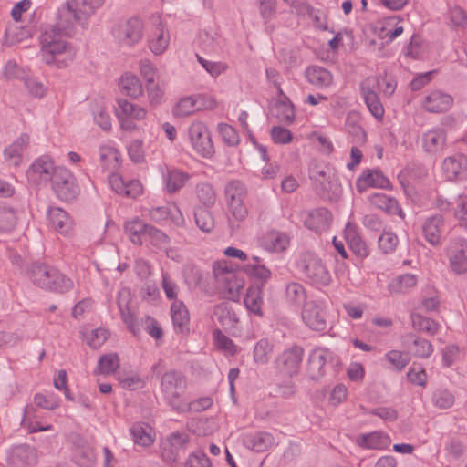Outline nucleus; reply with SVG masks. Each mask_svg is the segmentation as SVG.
<instances>
[{"mask_svg": "<svg viewBox=\"0 0 467 467\" xmlns=\"http://www.w3.org/2000/svg\"><path fill=\"white\" fill-rule=\"evenodd\" d=\"M87 20L67 0L57 11V22L41 35L43 61L57 68L67 67L76 57L75 47L66 39L71 36L76 24L84 26Z\"/></svg>", "mask_w": 467, "mask_h": 467, "instance_id": "nucleus-1", "label": "nucleus"}, {"mask_svg": "<svg viewBox=\"0 0 467 467\" xmlns=\"http://www.w3.org/2000/svg\"><path fill=\"white\" fill-rule=\"evenodd\" d=\"M187 388L186 377L180 371L170 370L161 379V389L168 404L177 411L186 410L184 394Z\"/></svg>", "mask_w": 467, "mask_h": 467, "instance_id": "nucleus-2", "label": "nucleus"}, {"mask_svg": "<svg viewBox=\"0 0 467 467\" xmlns=\"http://www.w3.org/2000/svg\"><path fill=\"white\" fill-rule=\"evenodd\" d=\"M309 177L314 182L317 192L322 197L337 199L341 194L338 179L330 168L315 165L310 168Z\"/></svg>", "mask_w": 467, "mask_h": 467, "instance_id": "nucleus-3", "label": "nucleus"}, {"mask_svg": "<svg viewBox=\"0 0 467 467\" xmlns=\"http://www.w3.org/2000/svg\"><path fill=\"white\" fill-rule=\"evenodd\" d=\"M224 195L232 218L236 222L244 221L248 215V209L244 204L247 195L245 185L239 180L230 181L224 187Z\"/></svg>", "mask_w": 467, "mask_h": 467, "instance_id": "nucleus-4", "label": "nucleus"}, {"mask_svg": "<svg viewBox=\"0 0 467 467\" xmlns=\"http://www.w3.org/2000/svg\"><path fill=\"white\" fill-rule=\"evenodd\" d=\"M52 187L57 196L65 202L77 198L79 187L72 172L64 167H57L51 178Z\"/></svg>", "mask_w": 467, "mask_h": 467, "instance_id": "nucleus-5", "label": "nucleus"}, {"mask_svg": "<svg viewBox=\"0 0 467 467\" xmlns=\"http://www.w3.org/2000/svg\"><path fill=\"white\" fill-rule=\"evenodd\" d=\"M189 139L193 150L203 158H211L214 153L211 133L202 121H194L188 130Z\"/></svg>", "mask_w": 467, "mask_h": 467, "instance_id": "nucleus-6", "label": "nucleus"}, {"mask_svg": "<svg viewBox=\"0 0 467 467\" xmlns=\"http://www.w3.org/2000/svg\"><path fill=\"white\" fill-rule=\"evenodd\" d=\"M304 356V348L294 345L279 354L275 360L277 371L285 377H293L299 372Z\"/></svg>", "mask_w": 467, "mask_h": 467, "instance_id": "nucleus-7", "label": "nucleus"}, {"mask_svg": "<svg viewBox=\"0 0 467 467\" xmlns=\"http://www.w3.org/2000/svg\"><path fill=\"white\" fill-rule=\"evenodd\" d=\"M190 436L185 431H174L166 437L161 444V455L169 464L175 463L180 458V452L186 449Z\"/></svg>", "mask_w": 467, "mask_h": 467, "instance_id": "nucleus-8", "label": "nucleus"}, {"mask_svg": "<svg viewBox=\"0 0 467 467\" xmlns=\"http://www.w3.org/2000/svg\"><path fill=\"white\" fill-rule=\"evenodd\" d=\"M302 272L313 285L327 286L331 282V275L321 259L308 255L303 261Z\"/></svg>", "mask_w": 467, "mask_h": 467, "instance_id": "nucleus-9", "label": "nucleus"}, {"mask_svg": "<svg viewBox=\"0 0 467 467\" xmlns=\"http://www.w3.org/2000/svg\"><path fill=\"white\" fill-rule=\"evenodd\" d=\"M451 270L456 275L467 273V240L457 237L451 240L447 248Z\"/></svg>", "mask_w": 467, "mask_h": 467, "instance_id": "nucleus-10", "label": "nucleus"}, {"mask_svg": "<svg viewBox=\"0 0 467 467\" xmlns=\"http://www.w3.org/2000/svg\"><path fill=\"white\" fill-rule=\"evenodd\" d=\"M114 34L121 44L131 47L142 37L143 22L138 17H131L116 27Z\"/></svg>", "mask_w": 467, "mask_h": 467, "instance_id": "nucleus-11", "label": "nucleus"}, {"mask_svg": "<svg viewBox=\"0 0 467 467\" xmlns=\"http://www.w3.org/2000/svg\"><path fill=\"white\" fill-rule=\"evenodd\" d=\"M305 324L316 331H323L327 327L326 313L321 304L317 301L305 303L302 310Z\"/></svg>", "mask_w": 467, "mask_h": 467, "instance_id": "nucleus-12", "label": "nucleus"}, {"mask_svg": "<svg viewBox=\"0 0 467 467\" xmlns=\"http://www.w3.org/2000/svg\"><path fill=\"white\" fill-rule=\"evenodd\" d=\"M442 171L449 181L462 180L467 177V155L455 153L442 161Z\"/></svg>", "mask_w": 467, "mask_h": 467, "instance_id": "nucleus-13", "label": "nucleus"}, {"mask_svg": "<svg viewBox=\"0 0 467 467\" xmlns=\"http://www.w3.org/2000/svg\"><path fill=\"white\" fill-rule=\"evenodd\" d=\"M302 218L304 225L307 229L320 234L328 229L332 221V214L326 208H318L303 213Z\"/></svg>", "mask_w": 467, "mask_h": 467, "instance_id": "nucleus-14", "label": "nucleus"}, {"mask_svg": "<svg viewBox=\"0 0 467 467\" xmlns=\"http://www.w3.org/2000/svg\"><path fill=\"white\" fill-rule=\"evenodd\" d=\"M453 104V98L441 90H432L427 94L422 102V108L431 113H441L449 110Z\"/></svg>", "mask_w": 467, "mask_h": 467, "instance_id": "nucleus-15", "label": "nucleus"}, {"mask_svg": "<svg viewBox=\"0 0 467 467\" xmlns=\"http://www.w3.org/2000/svg\"><path fill=\"white\" fill-rule=\"evenodd\" d=\"M57 171L52 160L48 156L36 159L27 171L29 180L36 182H51L52 175Z\"/></svg>", "mask_w": 467, "mask_h": 467, "instance_id": "nucleus-16", "label": "nucleus"}, {"mask_svg": "<svg viewBox=\"0 0 467 467\" xmlns=\"http://www.w3.org/2000/svg\"><path fill=\"white\" fill-rule=\"evenodd\" d=\"M151 19L157 26L150 39V48L155 55H161L169 46L170 34L159 15H153Z\"/></svg>", "mask_w": 467, "mask_h": 467, "instance_id": "nucleus-17", "label": "nucleus"}, {"mask_svg": "<svg viewBox=\"0 0 467 467\" xmlns=\"http://www.w3.org/2000/svg\"><path fill=\"white\" fill-rule=\"evenodd\" d=\"M444 228V219L441 214L428 217L422 223L421 230L424 239L432 246L441 244V236Z\"/></svg>", "mask_w": 467, "mask_h": 467, "instance_id": "nucleus-18", "label": "nucleus"}, {"mask_svg": "<svg viewBox=\"0 0 467 467\" xmlns=\"http://www.w3.org/2000/svg\"><path fill=\"white\" fill-rule=\"evenodd\" d=\"M361 94L369 112L377 119L384 116V108L378 93L372 88L371 79L367 78L361 83Z\"/></svg>", "mask_w": 467, "mask_h": 467, "instance_id": "nucleus-19", "label": "nucleus"}, {"mask_svg": "<svg viewBox=\"0 0 467 467\" xmlns=\"http://www.w3.org/2000/svg\"><path fill=\"white\" fill-rule=\"evenodd\" d=\"M368 187L389 189L391 188V184L389 179L385 177L380 171L366 170L358 179L357 188L360 192H362Z\"/></svg>", "mask_w": 467, "mask_h": 467, "instance_id": "nucleus-20", "label": "nucleus"}, {"mask_svg": "<svg viewBox=\"0 0 467 467\" xmlns=\"http://www.w3.org/2000/svg\"><path fill=\"white\" fill-rule=\"evenodd\" d=\"M421 142L426 152L437 153L445 146L446 132L441 128L431 129L422 134Z\"/></svg>", "mask_w": 467, "mask_h": 467, "instance_id": "nucleus-21", "label": "nucleus"}, {"mask_svg": "<svg viewBox=\"0 0 467 467\" xmlns=\"http://www.w3.org/2000/svg\"><path fill=\"white\" fill-rule=\"evenodd\" d=\"M56 271L55 267L41 263H34L28 270V275L30 280L36 286L47 289Z\"/></svg>", "mask_w": 467, "mask_h": 467, "instance_id": "nucleus-22", "label": "nucleus"}, {"mask_svg": "<svg viewBox=\"0 0 467 467\" xmlns=\"http://www.w3.org/2000/svg\"><path fill=\"white\" fill-rule=\"evenodd\" d=\"M328 350L317 348L314 349L308 358L307 374L313 380H318L324 374V366L327 362Z\"/></svg>", "mask_w": 467, "mask_h": 467, "instance_id": "nucleus-23", "label": "nucleus"}, {"mask_svg": "<svg viewBox=\"0 0 467 467\" xmlns=\"http://www.w3.org/2000/svg\"><path fill=\"white\" fill-rule=\"evenodd\" d=\"M10 462L14 467H32L36 463V453L28 445H18L13 448Z\"/></svg>", "mask_w": 467, "mask_h": 467, "instance_id": "nucleus-24", "label": "nucleus"}, {"mask_svg": "<svg viewBox=\"0 0 467 467\" xmlns=\"http://www.w3.org/2000/svg\"><path fill=\"white\" fill-rule=\"evenodd\" d=\"M243 442L249 450L256 452H263L274 444L275 440L269 432L257 431L244 435Z\"/></svg>", "mask_w": 467, "mask_h": 467, "instance_id": "nucleus-25", "label": "nucleus"}, {"mask_svg": "<svg viewBox=\"0 0 467 467\" xmlns=\"http://www.w3.org/2000/svg\"><path fill=\"white\" fill-rule=\"evenodd\" d=\"M369 202L375 208L382 210L388 214H397L402 219L405 218V213L395 198L377 192L370 195Z\"/></svg>", "mask_w": 467, "mask_h": 467, "instance_id": "nucleus-26", "label": "nucleus"}, {"mask_svg": "<svg viewBox=\"0 0 467 467\" xmlns=\"http://www.w3.org/2000/svg\"><path fill=\"white\" fill-rule=\"evenodd\" d=\"M48 219L51 227L61 234H68L73 229L71 218L61 208H50Z\"/></svg>", "mask_w": 467, "mask_h": 467, "instance_id": "nucleus-27", "label": "nucleus"}, {"mask_svg": "<svg viewBox=\"0 0 467 467\" xmlns=\"http://www.w3.org/2000/svg\"><path fill=\"white\" fill-rule=\"evenodd\" d=\"M307 82L316 88H325L333 83V76L327 69L319 66H310L305 71Z\"/></svg>", "mask_w": 467, "mask_h": 467, "instance_id": "nucleus-28", "label": "nucleus"}, {"mask_svg": "<svg viewBox=\"0 0 467 467\" xmlns=\"http://www.w3.org/2000/svg\"><path fill=\"white\" fill-rule=\"evenodd\" d=\"M190 179L191 175L182 170L168 169L163 175L165 190L170 194L175 193L183 188Z\"/></svg>", "mask_w": 467, "mask_h": 467, "instance_id": "nucleus-29", "label": "nucleus"}, {"mask_svg": "<svg viewBox=\"0 0 467 467\" xmlns=\"http://www.w3.org/2000/svg\"><path fill=\"white\" fill-rule=\"evenodd\" d=\"M30 137L26 133H23L9 147H7L4 155L5 161L11 165L18 166L22 161V151L28 146Z\"/></svg>", "mask_w": 467, "mask_h": 467, "instance_id": "nucleus-30", "label": "nucleus"}, {"mask_svg": "<svg viewBox=\"0 0 467 467\" xmlns=\"http://www.w3.org/2000/svg\"><path fill=\"white\" fill-rule=\"evenodd\" d=\"M119 88L122 94L138 99L143 94V86L140 78L131 73H125L119 81Z\"/></svg>", "mask_w": 467, "mask_h": 467, "instance_id": "nucleus-31", "label": "nucleus"}, {"mask_svg": "<svg viewBox=\"0 0 467 467\" xmlns=\"http://www.w3.org/2000/svg\"><path fill=\"white\" fill-rule=\"evenodd\" d=\"M118 107L116 115L122 116V118L140 121L145 119L148 114L143 107L131 103L124 99H118Z\"/></svg>", "mask_w": 467, "mask_h": 467, "instance_id": "nucleus-32", "label": "nucleus"}, {"mask_svg": "<svg viewBox=\"0 0 467 467\" xmlns=\"http://www.w3.org/2000/svg\"><path fill=\"white\" fill-rule=\"evenodd\" d=\"M36 418V408L32 405H27L24 410L22 426L26 428L29 433L53 430L51 424H42Z\"/></svg>", "mask_w": 467, "mask_h": 467, "instance_id": "nucleus-33", "label": "nucleus"}, {"mask_svg": "<svg viewBox=\"0 0 467 467\" xmlns=\"http://www.w3.org/2000/svg\"><path fill=\"white\" fill-rule=\"evenodd\" d=\"M213 315L225 329L235 328L239 322L237 314L227 303L216 306Z\"/></svg>", "mask_w": 467, "mask_h": 467, "instance_id": "nucleus-34", "label": "nucleus"}, {"mask_svg": "<svg viewBox=\"0 0 467 467\" xmlns=\"http://www.w3.org/2000/svg\"><path fill=\"white\" fill-rule=\"evenodd\" d=\"M254 263H249L244 266V272L252 278L260 282L256 285L265 286V283L271 277V271L261 263V259L257 256H253Z\"/></svg>", "mask_w": 467, "mask_h": 467, "instance_id": "nucleus-35", "label": "nucleus"}, {"mask_svg": "<svg viewBox=\"0 0 467 467\" xmlns=\"http://www.w3.org/2000/svg\"><path fill=\"white\" fill-rule=\"evenodd\" d=\"M263 288L262 285H250L244 300L248 311L260 317L263 315Z\"/></svg>", "mask_w": 467, "mask_h": 467, "instance_id": "nucleus-36", "label": "nucleus"}, {"mask_svg": "<svg viewBox=\"0 0 467 467\" xmlns=\"http://www.w3.org/2000/svg\"><path fill=\"white\" fill-rule=\"evenodd\" d=\"M357 443L358 446L365 449L381 450L389 443V440L388 436L384 435L382 432L373 431L358 436L357 438Z\"/></svg>", "mask_w": 467, "mask_h": 467, "instance_id": "nucleus-37", "label": "nucleus"}, {"mask_svg": "<svg viewBox=\"0 0 467 467\" xmlns=\"http://www.w3.org/2000/svg\"><path fill=\"white\" fill-rule=\"evenodd\" d=\"M31 28L28 26H19L14 23L6 27L4 37V44L6 46H14L31 36Z\"/></svg>", "mask_w": 467, "mask_h": 467, "instance_id": "nucleus-38", "label": "nucleus"}, {"mask_svg": "<svg viewBox=\"0 0 467 467\" xmlns=\"http://www.w3.org/2000/svg\"><path fill=\"white\" fill-rule=\"evenodd\" d=\"M171 318L176 331L182 333L189 324V313L182 301L175 300L171 307Z\"/></svg>", "mask_w": 467, "mask_h": 467, "instance_id": "nucleus-39", "label": "nucleus"}, {"mask_svg": "<svg viewBox=\"0 0 467 467\" xmlns=\"http://www.w3.org/2000/svg\"><path fill=\"white\" fill-rule=\"evenodd\" d=\"M149 224L144 223L139 218H135L125 224V231L129 234L130 241L134 244L141 245L143 238H146V232L148 231Z\"/></svg>", "mask_w": 467, "mask_h": 467, "instance_id": "nucleus-40", "label": "nucleus"}, {"mask_svg": "<svg viewBox=\"0 0 467 467\" xmlns=\"http://www.w3.org/2000/svg\"><path fill=\"white\" fill-rule=\"evenodd\" d=\"M289 244V238L286 234L272 231L263 237V244L265 249L273 252H282L285 250Z\"/></svg>", "mask_w": 467, "mask_h": 467, "instance_id": "nucleus-41", "label": "nucleus"}, {"mask_svg": "<svg viewBox=\"0 0 467 467\" xmlns=\"http://www.w3.org/2000/svg\"><path fill=\"white\" fill-rule=\"evenodd\" d=\"M130 433L135 444L148 447L153 443L151 428L145 423H135L130 428Z\"/></svg>", "mask_w": 467, "mask_h": 467, "instance_id": "nucleus-42", "label": "nucleus"}, {"mask_svg": "<svg viewBox=\"0 0 467 467\" xmlns=\"http://www.w3.org/2000/svg\"><path fill=\"white\" fill-rule=\"evenodd\" d=\"M194 218L196 225L202 232L210 233L214 228V218L206 207H197L194 212Z\"/></svg>", "mask_w": 467, "mask_h": 467, "instance_id": "nucleus-43", "label": "nucleus"}, {"mask_svg": "<svg viewBox=\"0 0 467 467\" xmlns=\"http://www.w3.org/2000/svg\"><path fill=\"white\" fill-rule=\"evenodd\" d=\"M417 284V277L412 274H405L393 280L389 289L392 294H403Z\"/></svg>", "mask_w": 467, "mask_h": 467, "instance_id": "nucleus-44", "label": "nucleus"}, {"mask_svg": "<svg viewBox=\"0 0 467 467\" xmlns=\"http://www.w3.org/2000/svg\"><path fill=\"white\" fill-rule=\"evenodd\" d=\"M347 243L350 249L361 257L368 254L366 244L361 240L357 231L353 228L348 227L345 233Z\"/></svg>", "mask_w": 467, "mask_h": 467, "instance_id": "nucleus-45", "label": "nucleus"}, {"mask_svg": "<svg viewBox=\"0 0 467 467\" xmlns=\"http://www.w3.org/2000/svg\"><path fill=\"white\" fill-rule=\"evenodd\" d=\"M285 297L290 304L300 306L301 303L306 301V291L300 283L292 282L286 285Z\"/></svg>", "mask_w": 467, "mask_h": 467, "instance_id": "nucleus-46", "label": "nucleus"}, {"mask_svg": "<svg viewBox=\"0 0 467 467\" xmlns=\"http://www.w3.org/2000/svg\"><path fill=\"white\" fill-rule=\"evenodd\" d=\"M275 116L279 121L292 123L295 119L294 105L290 100H280L274 108Z\"/></svg>", "mask_w": 467, "mask_h": 467, "instance_id": "nucleus-47", "label": "nucleus"}, {"mask_svg": "<svg viewBox=\"0 0 467 467\" xmlns=\"http://www.w3.org/2000/svg\"><path fill=\"white\" fill-rule=\"evenodd\" d=\"M273 352V345L268 339L262 338L254 346V360L257 364H266Z\"/></svg>", "mask_w": 467, "mask_h": 467, "instance_id": "nucleus-48", "label": "nucleus"}, {"mask_svg": "<svg viewBox=\"0 0 467 467\" xmlns=\"http://www.w3.org/2000/svg\"><path fill=\"white\" fill-rule=\"evenodd\" d=\"M72 287L73 281L57 269L47 290L63 294L71 290Z\"/></svg>", "mask_w": 467, "mask_h": 467, "instance_id": "nucleus-49", "label": "nucleus"}, {"mask_svg": "<svg viewBox=\"0 0 467 467\" xmlns=\"http://www.w3.org/2000/svg\"><path fill=\"white\" fill-rule=\"evenodd\" d=\"M197 110V105L195 104V97L190 96L181 99L176 105L173 107L172 114L175 117H187L193 114Z\"/></svg>", "mask_w": 467, "mask_h": 467, "instance_id": "nucleus-50", "label": "nucleus"}, {"mask_svg": "<svg viewBox=\"0 0 467 467\" xmlns=\"http://www.w3.org/2000/svg\"><path fill=\"white\" fill-rule=\"evenodd\" d=\"M78 12L88 21L89 17L104 4L105 0H70Z\"/></svg>", "mask_w": 467, "mask_h": 467, "instance_id": "nucleus-51", "label": "nucleus"}, {"mask_svg": "<svg viewBox=\"0 0 467 467\" xmlns=\"http://www.w3.org/2000/svg\"><path fill=\"white\" fill-rule=\"evenodd\" d=\"M196 195L199 201L207 208L213 206L216 201V194L208 182H201L196 186Z\"/></svg>", "mask_w": 467, "mask_h": 467, "instance_id": "nucleus-52", "label": "nucleus"}, {"mask_svg": "<svg viewBox=\"0 0 467 467\" xmlns=\"http://www.w3.org/2000/svg\"><path fill=\"white\" fill-rule=\"evenodd\" d=\"M119 367V358L116 353H109L99 358L98 370L101 374H111Z\"/></svg>", "mask_w": 467, "mask_h": 467, "instance_id": "nucleus-53", "label": "nucleus"}, {"mask_svg": "<svg viewBox=\"0 0 467 467\" xmlns=\"http://www.w3.org/2000/svg\"><path fill=\"white\" fill-rule=\"evenodd\" d=\"M432 402L439 409H449L455 401L453 394L448 389H440L433 392Z\"/></svg>", "mask_w": 467, "mask_h": 467, "instance_id": "nucleus-54", "label": "nucleus"}, {"mask_svg": "<svg viewBox=\"0 0 467 467\" xmlns=\"http://www.w3.org/2000/svg\"><path fill=\"white\" fill-rule=\"evenodd\" d=\"M412 354L420 358H427L433 352V347L431 342L425 338H413V345L410 348Z\"/></svg>", "mask_w": 467, "mask_h": 467, "instance_id": "nucleus-55", "label": "nucleus"}, {"mask_svg": "<svg viewBox=\"0 0 467 467\" xmlns=\"http://www.w3.org/2000/svg\"><path fill=\"white\" fill-rule=\"evenodd\" d=\"M224 281L227 282L229 298L232 300L237 299L240 296V291L244 288V280L238 278L234 273H227Z\"/></svg>", "mask_w": 467, "mask_h": 467, "instance_id": "nucleus-56", "label": "nucleus"}, {"mask_svg": "<svg viewBox=\"0 0 467 467\" xmlns=\"http://www.w3.org/2000/svg\"><path fill=\"white\" fill-rule=\"evenodd\" d=\"M109 337V332L105 328H96L85 335L87 344L92 348L101 347Z\"/></svg>", "mask_w": 467, "mask_h": 467, "instance_id": "nucleus-57", "label": "nucleus"}, {"mask_svg": "<svg viewBox=\"0 0 467 467\" xmlns=\"http://www.w3.org/2000/svg\"><path fill=\"white\" fill-rule=\"evenodd\" d=\"M412 323L414 328L425 331L431 335H434L438 331V324L434 320L420 315H413Z\"/></svg>", "mask_w": 467, "mask_h": 467, "instance_id": "nucleus-58", "label": "nucleus"}, {"mask_svg": "<svg viewBox=\"0 0 467 467\" xmlns=\"http://www.w3.org/2000/svg\"><path fill=\"white\" fill-rule=\"evenodd\" d=\"M213 339L216 347L224 351L227 355L234 356L236 352L235 346L232 339L223 334L220 330L213 332Z\"/></svg>", "mask_w": 467, "mask_h": 467, "instance_id": "nucleus-59", "label": "nucleus"}, {"mask_svg": "<svg viewBox=\"0 0 467 467\" xmlns=\"http://www.w3.org/2000/svg\"><path fill=\"white\" fill-rule=\"evenodd\" d=\"M147 237L154 246L159 248L166 247L170 241L167 234L151 225H149L148 231L146 232V238Z\"/></svg>", "mask_w": 467, "mask_h": 467, "instance_id": "nucleus-60", "label": "nucleus"}, {"mask_svg": "<svg viewBox=\"0 0 467 467\" xmlns=\"http://www.w3.org/2000/svg\"><path fill=\"white\" fill-rule=\"evenodd\" d=\"M184 467H212L211 461L202 451L192 452L184 463Z\"/></svg>", "mask_w": 467, "mask_h": 467, "instance_id": "nucleus-61", "label": "nucleus"}, {"mask_svg": "<svg viewBox=\"0 0 467 467\" xmlns=\"http://www.w3.org/2000/svg\"><path fill=\"white\" fill-rule=\"evenodd\" d=\"M454 216L467 229V195H459L456 199Z\"/></svg>", "mask_w": 467, "mask_h": 467, "instance_id": "nucleus-62", "label": "nucleus"}, {"mask_svg": "<svg viewBox=\"0 0 467 467\" xmlns=\"http://www.w3.org/2000/svg\"><path fill=\"white\" fill-rule=\"evenodd\" d=\"M398 243L397 235L391 232H384L379 238V246L385 254L393 252Z\"/></svg>", "mask_w": 467, "mask_h": 467, "instance_id": "nucleus-63", "label": "nucleus"}, {"mask_svg": "<svg viewBox=\"0 0 467 467\" xmlns=\"http://www.w3.org/2000/svg\"><path fill=\"white\" fill-rule=\"evenodd\" d=\"M347 130L354 144L362 145L367 140V134L364 129L354 122L348 120Z\"/></svg>", "mask_w": 467, "mask_h": 467, "instance_id": "nucleus-64", "label": "nucleus"}]
</instances>
